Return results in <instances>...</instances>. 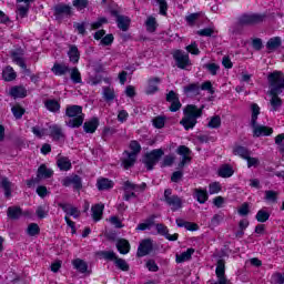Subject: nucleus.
<instances>
[{"label":"nucleus","instance_id":"f257e3e1","mask_svg":"<svg viewBox=\"0 0 284 284\" xmlns=\"http://www.w3.org/2000/svg\"><path fill=\"white\" fill-rule=\"evenodd\" d=\"M201 116H203V109H199V106L194 104H187L180 124L183 125L184 130H194L197 123L196 119H201Z\"/></svg>","mask_w":284,"mask_h":284},{"label":"nucleus","instance_id":"f03ea898","mask_svg":"<svg viewBox=\"0 0 284 284\" xmlns=\"http://www.w3.org/2000/svg\"><path fill=\"white\" fill-rule=\"evenodd\" d=\"M65 116L70 119L68 122H65L68 128H81V125H83V121H85L83 106L77 104L67 106Z\"/></svg>","mask_w":284,"mask_h":284},{"label":"nucleus","instance_id":"7ed1b4c3","mask_svg":"<svg viewBox=\"0 0 284 284\" xmlns=\"http://www.w3.org/2000/svg\"><path fill=\"white\" fill-rule=\"evenodd\" d=\"M265 21V14L261 13H244L239 17L237 23L232 28L233 34H241V26H256Z\"/></svg>","mask_w":284,"mask_h":284},{"label":"nucleus","instance_id":"20e7f679","mask_svg":"<svg viewBox=\"0 0 284 284\" xmlns=\"http://www.w3.org/2000/svg\"><path fill=\"white\" fill-rule=\"evenodd\" d=\"M163 199L172 212H179V210H181V207H183V199H181L176 194H172V189L164 190Z\"/></svg>","mask_w":284,"mask_h":284},{"label":"nucleus","instance_id":"39448f33","mask_svg":"<svg viewBox=\"0 0 284 284\" xmlns=\"http://www.w3.org/2000/svg\"><path fill=\"white\" fill-rule=\"evenodd\" d=\"M268 85L271 88L270 94V105H271V112H278L281 108H283V100L278 97V94H283V91L280 90L273 82H268Z\"/></svg>","mask_w":284,"mask_h":284},{"label":"nucleus","instance_id":"423d86ee","mask_svg":"<svg viewBox=\"0 0 284 284\" xmlns=\"http://www.w3.org/2000/svg\"><path fill=\"white\" fill-rule=\"evenodd\" d=\"M164 152L162 149H154L150 153H146L143 159V163L146 170H154V165L161 161V156H163Z\"/></svg>","mask_w":284,"mask_h":284},{"label":"nucleus","instance_id":"0eeeda50","mask_svg":"<svg viewBox=\"0 0 284 284\" xmlns=\"http://www.w3.org/2000/svg\"><path fill=\"white\" fill-rule=\"evenodd\" d=\"M172 57L175 61L176 68L180 70H187V68L192 65V61H190V54L183 52L182 50H175L172 53Z\"/></svg>","mask_w":284,"mask_h":284},{"label":"nucleus","instance_id":"6e6552de","mask_svg":"<svg viewBox=\"0 0 284 284\" xmlns=\"http://www.w3.org/2000/svg\"><path fill=\"white\" fill-rule=\"evenodd\" d=\"M53 17L55 21H63V19H70L72 17V7L65 3H58L53 7Z\"/></svg>","mask_w":284,"mask_h":284},{"label":"nucleus","instance_id":"1a4fd4ad","mask_svg":"<svg viewBox=\"0 0 284 284\" xmlns=\"http://www.w3.org/2000/svg\"><path fill=\"white\" fill-rule=\"evenodd\" d=\"M176 154L182 156L180 163L178 164L179 170H182V168H185L187 163H191L192 156H190V154H192V151L190 150V148L185 145H180L176 150Z\"/></svg>","mask_w":284,"mask_h":284},{"label":"nucleus","instance_id":"9d476101","mask_svg":"<svg viewBox=\"0 0 284 284\" xmlns=\"http://www.w3.org/2000/svg\"><path fill=\"white\" fill-rule=\"evenodd\" d=\"M166 102L171 103L169 106L170 112H179L183 105L179 99V93L174 90H171L169 93H166Z\"/></svg>","mask_w":284,"mask_h":284},{"label":"nucleus","instance_id":"9b49d317","mask_svg":"<svg viewBox=\"0 0 284 284\" xmlns=\"http://www.w3.org/2000/svg\"><path fill=\"white\" fill-rule=\"evenodd\" d=\"M111 16L115 17L119 30H122V32H128V30H130V23L132 22V20H130V17L121 16L116 10H112Z\"/></svg>","mask_w":284,"mask_h":284},{"label":"nucleus","instance_id":"f8f14e48","mask_svg":"<svg viewBox=\"0 0 284 284\" xmlns=\"http://www.w3.org/2000/svg\"><path fill=\"white\" fill-rule=\"evenodd\" d=\"M215 274L217 276V282H215V284H232V282H230L225 276V260L220 258L217 261Z\"/></svg>","mask_w":284,"mask_h":284},{"label":"nucleus","instance_id":"ddd939ff","mask_svg":"<svg viewBox=\"0 0 284 284\" xmlns=\"http://www.w3.org/2000/svg\"><path fill=\"white\" fill-rule=\"evenodd\" d=\"M154 250V244L152 240L145 239L140 242L138 247L136 257L143 258V256H148Z\"/></svg>","mask_w":284,"mask_h":284},{"label":"nucleus","instance_id":"4468645a","mask_svg":"<svg viewBox=\"0 0 284 284\" xmlns=\"http://www.w3.org/2000/svg\"><path fill=\"white\" fill-rule=\"evenodd\" d=\"M62 185L64 187H70V185H73V189L79 191L83 189V181L79 175H70L62 180Z\"/></svg>","mask_w":284,"mask_h":284},{"label":"nucleus","instance_id":"2eb2a0df","mask_svg":"<svg viewBox=\"0 0 284 284\" xmlns=\"http://www.w3.org/2000/svg\"><path fill=\"white\" fill-rule=\"evenodd\" d=\"M136 156L134 153H130V151H124L121 158V165L124 170H130L134 168V163H136Z\"/></svg>","mask_w":284,"mask_h":284},{"label":"nucleus","instance_id":"dca6fc26","mask_svg":"<svg viewBox=\"0 0 284 284\" xmlns=\"http://www.w3.org/2000/svg\"><path fill=\"white\" fill-rule=\"evenodd\" d=\"M268 83L275 84L280 90L284 89V73L281 71H274L273 73H270L268 77Z\"/></svg>","mask_w":284,"mask_h":284},{"label":"nucleus","instance_id":"f3484780","mask_svg":"<svg viewBox=\"0 0 284 284\" xmlns=\"http://www.w3.org/2000/svg\"><path fill=\"white\" fill-rule=\"evenodd\" d=\"M32 1L34 0H17V10L21 19L28 17V12H30V3H32Z\"/></svg>","mask_w":284,"mask_h":284},{"label":"nucleus","instance_id":"a211bd4d","mask_svg":"<svg viewBox=\"0 0 284 284\" xmlns=\"http://www.w3.org/2000/svg\"><path fill=\"white\" fill-rule=\"evenodd\" d=\"M155 230L158 234H160L161 236H164L166 241H179V234L175 233L171 235L170 230L168 229V226H165V224H161V223L156 224Z\"/></svg>","mask_w":284,"mask_h":284},{"label":"nucleus","instance_id":"6ab92c4d","mask_svg":"<svg viewBox=\"0 0 284 284\" xmlns=\"http://www.w3.org/2000/svg\"><path fill=\"white\" fill-rule=\"evenodd\" d=\"M183 93L185 97H199L201 94V84L199 82L190 83L183 87Z\"/></svg>","mask_w":284,"mask_h":284},{"label":"nucleus","instance_id":"aec40b11","mask_svg":"<svg viewBox=\"0 0 284 284\" xmlns=\"http://www.w3.org/2000/svg\"><path fill=\"white\" fill-rule=\"evenodd\" d=\"M253 128V136H270L274 132V130L270 126L258 125L255 122V125H252Z\"/></svg>","mask_w":284,"mask_h":284},{"label":"nucleus","instance_id":"412c9836","mask_svg":"<svg viewBox=\"0 0 284 284\" xmlns=\"http://www.w3.org/2000/svg\"><path fill=\"white\" fill-rule=\"evenodd\" d=\"M193 197L197 201V203L203 205L207 203L210 195L207 194V190L199 187L193 190Z\"/></svg>","mask_w":284,"mask_h":284},{"label":"nucleus","instance_id":"4be33fe9","mask_svg":"<svg viewBox=\"0 0 284 284\" xmlns=\"http://www.w3.org/2000/svg\"><path fill=\"white\" fill-rule=\"evenodd\" d=\"M99 128V118H92L91 120L84 122L83 130L87 134H94Z\"/></svg>","mask_w":284,"mask_h":284},{"label":"nucleus","instance_id":"5701e85b","mask_svg":"<svg viewBox=\"0 0 284 284\" xmlns=\"http://www.w3.org/2000/svg\"><path fill=\"white\" fill-rule=\"evenodd\" d=\"M68 57L71 63H79V60L81 59V52H79V48L75 44L69 45Z\"/></svg>","mask_w":284,"mask_h":284},{"label":"nucleus","instance_id":"b1692460","mask_svg":"<svg viewBox=\"0 0 284 284\" xmlns=\"http://www.w3.org/2000/svg\"><path fill=\"white\" fill-rule=\"evenodd\" d=\"M7 216L11 221H19L23 216V210L20 206H9L7 210Z\"/></svg>","mask_w":284,"mask_h":284},{"label":"nucleus","instance_id":"393cba45","mask_svg":"<svg viewBox=\"0 0 284 284\" xmlns=\"http://www.w3.org/2000/svg\"><path fill=\"white\" fill-rule=\"evenodd\" d=\"M0 189L3 190L6 199L12 196V182L7 176L1 178Z\"/></svg>","mask_w":284,"mask_h":284},{"label":"nucleus","instance_id":"a878e982","mask_svg":"<svg viewBox=\"0 0 284 284\" xmlns=\"http://www.w3.org/2000/svg\"><path fill=\"white\" fill-rule=\"evenodd\" d=\"M50 136L53 138V141H61L65 134H63V129L59 124H52L49 126Z\"/></svg>","mask_w":284,"mask_h":284},{"label":"nucleus","instance_id":"bb28decb","mask_svg":"<svg viewBox=\"0 0 284 284\" xmlns=\"http://www.w3.org/2000/svg\"><path fill=\"white\" fill-rule=\"evenodd\" d=\"M97 187L100 192L112 190L114 182L108 178H101L97 181Z\"/></svg>","mask_w":284,"mask_h":284},{"label":"nucleus","instance_id":"cd10ccee","mask_svg":"<svg viewBox=\"0 0 284 284\" xmlns=\"http://www.w3.org/2000/svg\"><path fill=\"white\" fill-rule=\"evenodd\" d=\"M11 58L14 61V63H17V65L22 68V70H26L27 65H26V61L23 60V50L18 49L16 51H12Z\"/></svg>","mask_w":284,"mask_h":284},{"label":"nucleus","instance_id":"c85d7f7f","mask_svg":"<svg viewBox=\"0 0 284 284\" xmlns=\"http://www.w3.org/2000/svg\"><path fill=\"white\" fill-rule=\"evenodd\" d=\"M51 72H53L55 77H63V74H68V72H70V67L63 63H54Z\"/></svg>","mask_w":284,"mask_h":284},{"label":"nucleus","instance_id":"c756f323","mask_svg":"<svg viewBox=\"0 0 284 284\" xmlns=\"http://www.w3.org/2000/svg\"><path fill=\"white\" fill-rule=\"evenodd\" d=\"M175 223L178 227H185V230H187L189 232H196L199 230V224L187 222L183 219H176Z\"/></svg>","mask_w":284,"mask_h":284},{"label":"nucleus","instance_id":"7c9ffc66","mask_svg":"<svg viewBox=\"0 0 284 284\" xmlns=\"http://www.w3.org/2000/svg\"><path fill=\"white\" fill-rule=\"evenodd\" d=\"M161 83L160 78H152L149 80V84L145 90V94H156V91L159 90V84Z\"/></svg>","mask_w":284,"mask_h":284},{"label":"nucleus","instance_id":"2f4dec72","mask_svg":"<svg viewBox=\"0 0 284 284\" xmlns=\"http://www.w3.org/2000/svg\"><path fill=\"white\" fill-rule=\"evenodd\" d=\"M72 265L77 272H80V274H85V272H88V262L81 258L73 260Z\"/></svg>","mask_w":284,"mask_h":284},{"label":"nucleus","instance_id":"473e14b6","mask_svg":"<svg viewBox=\"0 0 284 284\" xmlns=\"http://www.w3.org/2000/svg\"><path fill=\"white\" fill-rule=\"evenodd\" d=\"M10 95L13 97V99H24V97L28 95V91L23 87H13L10 90Z\"/></svg>","mask_w":284,"mask_h":284},{"label":"nucleus","instance_id":"72a5a7b5","mask_svg":"<svg viewBox=\"0 0 284 284\" xmlns=\"http://www.w3.org/2000/svg\"><path fill=\"white\" fill-rule=\"evenodd\" d=\"M104 207L105 206L103 204H95L94 206L91 207L93 221H101Z\"/></svg>","mask_w":284,"mask_h":284},{"label":"nucleus","instance_id":"f704fd0d","mask_svg":"<svg viewBox=\"0 0 284 284\" xmlns=\"http://www.w3.org/2000/svg\"><path fill=\"white\" fill-rule=\"evenodd\" d=\"M233 154L235 156H241L242 159H246V158L251 156L252 152H250V150H247V148H245V146L235 145L233 148Z\"/></svg>","mask_w":284,"mask_h":284},{"label":"nucleus","instance_id":"c9c22d12","mask_svg":"<svg viewBox=\"0 0 284 284\" xmlns=\"http://www.w3.org/2000/svg\"><path fill=\"white\" fill-rule=\"evenodd\" d=\"M192 254H194V248H187L185 252L180 255H175L176 263H185V261H190L192 258Z\"/></svg>","mask_w":284,"mask_h":284},{"label":"nucleus","instance_id":"e433bc0d","mask_svg":"<svg viewBox=\"0 0 284 284\" xmlns=\"http://www.w3.org/2000/svg\"><path fill=\"white\" fill-rule=\"evenodd\" d=\"M281 37H274L267 41L266 48L270 50V52H274V50H278V48H281Z\"/></svg>","mask_w":284,"mask_h":284},{"label":"nucleus","instance_id":"4c0bfd02","mask_svg":"<svg viewBox=\"0 0 284 284\" xmlns=\"http://www.w3.org/2000/svg\"><path fill=\"white\" fill-rule=\"evenodd\" d=\"M116 250L120 254H129L130 253V242L128 240H119L116 243Z\"/></svg>","mask_w":284,"mask_h":284},{"label":"nucleus","instance_id":"58836bf2","mask_svg":"<svg viewBox=\"0 0 284 284\" xmlns=\"http://www.w3.org/2000/svg\"><path fill=\"white\" fill-rule=\"evenodd\" d=\"M57 165L63 172H68V170L72 169V162H70V159H68V158L58 159Z\"/></svg>","mask_w":284,"mask_h":284},{"label":"nucleus","instance_id":"ea45409f","mask_svg":"<svg viewBox=\"0 0 284 284\" xmlns=\"http://www.w3.org/2000/svg\"><path fill=\"white\" fill-rule=\"evenodd\" d=\"M99 258H104V261H116V253L114 251H99L97 252Z\"/></svg>","mask_w":284,"mask_h":284},{"label":"nucleus","instance_id":"a19ab883","mask_svg":"<svg viewBox=\"0 0 284 284\" xmlns=\"http://www.w3.org/2000/svg\"><path fill=\"white\" fill-rule=\"evenodd\" d=\"M52 170L48 169L45 164H42L38 169V179H50L52 176Z\"/></svg>","mask_w":284,"mask_h":284},{"label":"nucleus","instance_id":"79ce46f5","mask_svg":"<svg viewBox=\"0 0 284 284\" xmlns=\"http://www.w3.org/2000/svg\"><path fill=\"white\" fill-rule=\"evenodd\" d=\"M251 125H256V121L258 120V114H261V106L256 103L251 104Z\"/></svg>","mask_w":284,"mask_h":284},{"label":"nucleus","instance_id":"37998d69","mask_svg":"<svg viewBox=\"0 0 284 284\" xmlns=\"http://www.w3.org/2000/svg\"><path fill=\"white\" fill-rule=\"evenodd\" d=\"M233 174L234 169H232V166H230L229 164L223 165L219 170V176H221L222 179H230V176H232Z\"/></svg>","mask_w":284,"mask_h":284},{"label":"nucleus","instance_id":"c03bdc74","mask_svg":"<svg viewBox=\"0 0 284 284\" xmlns=\"http://www.w3.org/2000/svg\"><path fill=\"white\" fill-rule=\"evenodd\" d=\"M44 106L49 112H59L61 110V104L57 100H47Z\"/></svg>","mask_w":284,"mask_h":284},{"label":"nucleus","instance_id":"a18cd8bd","mask_svg":"<svg viewBox=\"0 0 284 284\" xmlns=\"http://www.w3.org/2000/svg\"><path fill=\"white\" fill-rule=\"evenodd\" d=\"M2 77L4 81H14L17 79V73L14 72V69L7 67L2 72Z\"/></svg>","mask_w":284,"mask_h":284},{"label":"nucleus","instance_id":"49530a36","mask_svg":"<svg viewBox=\"0 0 284 284\" xmlns=\"http://www.w3.org/2000/svg\"><path fill=\"white\" fill-rule=\"evenodd\" d=\"M69 72H71L70 77L73 83H83V80L81 79V72L77 67L72 68Z\"/></svg>","mask_w":284,"mask_h":284},{"label":"nucleus","instance_id":"de8ad7c7","mask_svg":"<svg viewBox=\"0 0 284 284\" xmlns=\"http://www.w3.org/2000/svg\"><path fill=\"white\" fill-rule=\"evenodd\" d=\"M41 233V229L39 227V224L37 223H31L27 227V234L28 236H39Z\"/></svg>","mask_w":284,"mask_h":284},{"label":"nucleus","instance_id":"09e8293b","mask_svg":"<svg viewBox=\"0 0 284 284\" xmlns=\"http://www.w3.org/2000/svg\"><path fill=\"white\" fill-rule=\"evenodd\" d=\"M223 221H225V214L217 213V214L213 215V217L211 219L210 225L212 227H219V225L222 224Z\"/></svg>","mask_w":284,"mask_h":284},{"label":"nucleus","instance_id":"8fccbe9b","mask_svg":"<svg viewBox=\"0 0 284 284\" xmlns=\"http://www.w3.org/2000/svg\"><path fill=\"white\" fill-rule=\"evenodd\" d=\"M114 265L122 272H130V265L123 258L115 257Z\"/></svg>","mask_w":284,"mask_h":284},{"label":"nucleus","instance_id":"3c124183","mask_svg":"<svg viewBox=\"0 0 284 284\" xmlns=\"http://www.w3.org/2000/svg\"><path fill=\"white\" fill-rule=\"evenodd\" d=\"M255 219L258 223H267V221H270V212L265 210H260L256 213Z\"/></svg>","mask_w":284,"mask_h":284},{"label":"nucleus","instance_id":"603ef678","mask_svg":"<svg viewBox=\"0 0 284 284\" xmlns=\"http://www.w3.org/2000/svg\"><path fill=\"white\" fill-rule=\"evenodd\" d=\"M264 201H267L268 203H276L278 201V193L276 191H265Z\"/></svg>","mask_w":284,"mask_h":284},{"label":"nucleus","instance_id":"864d4df0","mask_svg":"<svg viewBox=\"0 0 284 284\" xmlns=\"http://www.w3.org/2000/svg\"><path fill=\"white\" fill-rule=\"evenodd\" d=\"M148 32H156V18L149 17L145 21Z\"/></svg>","mask_w":284,"mask_h":284},{"label":"nucleus","instance_id":"5fc2aeb1","mask_svg":"<svg viewBox=\"0 0 284 284\" xmlns=\"http://www.w3.org/2000/svg\"><path fill=\"white\" fill-rule=\"evenodd\" d=\"M129 148L131 150V152H129L130 154L139 156V154L141 153V144L136 140L131 141Z\"/></svg>","mask_w":284,"mask_h":284},{"label":"nucleus","instance_id":"6e6d98bb","mask_svg":"<svg viewBox=\"0 0 284 284\" xmlns=\"http://www.w3.org/2000/svg\"><path fill=\"white\" fill-rule=\"evenodd\" d=\"M85 26H88V22L73 23L74 30H77L78 34H82V37H85V34H88V31H85Z\"/></svg>","mask_w":284,"mask_h":284},{"label":"nucleus","instance_id":"4d7b16f0","mask_svg":"<svg viewBox=\"0 0 284 284\" xmlns=\"http://www.w3.org/2000/svg\"><path fill=\"white\" fill-rule=\"evenodd\" d=\"M203 68L205 70H207V72H210V74H212V77H216V73L221 69V67H219V64H216V63H206L203 65Z\"/></svg>","mask_w":284,"mask_h":284},{"label":"nucleus","instance_id":"13d9d810","mask_svg":"<svg viewBox=\"0 0 284 284\" xmlns=\"http://www.w3.org/2000/svg\"><path fill=\"white\" fill-rule=\"evenodd\" d=\"M31 131L33 132L34 136H37L38 139H43V136H45L48 132V129L36 125V126H32Z\"/></svg>","mask_w":284,"mask_h":284},{"label":"nucleus","instance_id":"bf43d9fd","mask_svg":"<svg viewBox=\"0 0 284 284\" xmlns=\"http://www.w3.org/2000/svg\"><path fill=\"white\" fill-rule=\"evenodd\" d=\"M207 126L211 128L212 130H214V129L216 130V129L221 128V116L214 115L213 118H211Z\"/></svg>","mask_w":284,"mask_h":284},{"label":"nucleus","instance_id":"052dcab7","mask_svg":"<svg viewBox=\"0 0 284 284\" xmlns=\"http://www.w3.org/2000/svg\"><path fill=\"white\" fill-rule=\"evenodd\" d=\"M11 111L16 119H21L23 116V114H26V109H23L19 105L11 108Z\"/></svg>","mask_w":284,"mask_h":284},{"label":"nucleus","instance_id":"680f3d73","mask_svg":"<svg viewBox=\"0 0 284 284\" xmlns=\"http://www.w3.org/2000/svg\"><path fill=\"white\" fill-rule=\"evenodd\" d=\"M221 190V183L219 182H212L211 184H209V194H219Z\"/></svg>","mask_w":284,"mask_h":284},{"label":"nucleus","instance_id":"e2e57ef3","mask_svg":"<svg viewBox=\"0 0 284 284\" xmlns=\"http://www.w3.org/2000/svg\"><path fill=\"white\" fill-rule=\"evenodd\" d=\"M185 50L189 51L190 54H201V50H199V44H196V42H192L191 44L186 45Z\"/></svg>","mask_w":284,"mask_h":284},{"label":"nucleus","instance_id":"0e129e2a","mask_svg":"<svg viewBox=\"0 0 284 284\" xmlns=\"http://www.w3.org/2000/svg\"><path fill=\"white\" fill-rule=\"evenodd\" d=\"M103 97H104L105 101H114V89L104 88Z\"/></svg>","mask_w":284,"mask_h":284},{"label":"nucleus","instance_id":"69168bd1","mask_svg":"<svg viewBox=\"0 0 284 284\" xmlns=\"http://www.w3.org/2000/svg\"><path fill=\"white\" fill-rule=\"evenodd\" d=\"M200 90H204L206 91L209 94H214V87H212V82L211 81H205L204 83H202L200 85Z\"/></svg>","mask_w":284,"mask_h":284},{"label":"nucleus","instance_id":"338daca9","mask_svg":"<svg viewBox=\"0 0 284 284\" xmlns=\"http://www.w3.org/2000/svg\"><path fill=\"white\" fill-rule=\"evenodd\" d=\"M36 214L38 219H45V216H48V210H45V206L40 205L37 207Z\"/></svg>","mask_w":284,"mask_h":284},{"label":"nucleus","instance_id":"774afa93","mask_svg":"<svg viewBox=\"0 0 284 284\" xmlns=\"http://www.w3.org/2000/svg\"><path fill=\"white\" fill-rule=\"evenodd\" d=\"M272 283L284 284V275L281 273H275L272 275Z\"/></svg>","mask_w":284,"mask_h":284}]
</instances>
